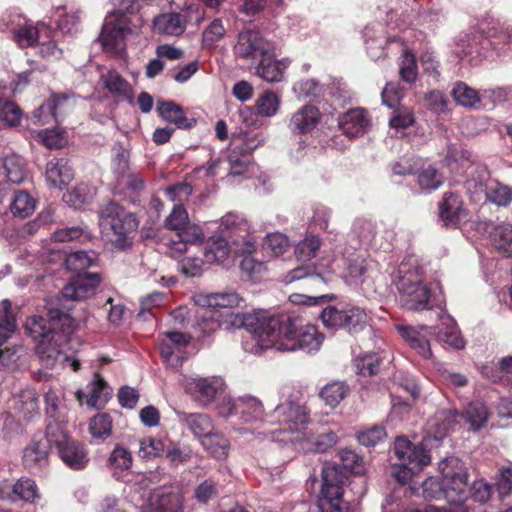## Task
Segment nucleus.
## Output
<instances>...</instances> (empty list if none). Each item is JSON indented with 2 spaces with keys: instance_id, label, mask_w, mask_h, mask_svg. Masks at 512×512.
<instances>
[{
  "instance_id": "1",
  "label": "nucleus",
  "mask_w": 512,
  "mask_h": 512,
  "mask_svg": "<svg viewBox=\"0 0 512 512\" xmlns=\"http://www.w3.org/2000/svg\"><path fill=\"white\" fill-rule=\"evenodd\" d=\"M201 329L211 333L217 329L226 331L245 328L250 333L253 343L245 342L244 349L258 354L269 348L280 352H295L298 350L313 353L320 349L324 336L316 326L306 323L297 315H268L264 311L253 313H234L230 310H206Z\"/></svg>"
},
{
  "instance_id": "2",
  "label": "nucleus",
  "mask_w": 512,
  "mask_h": 512,
  "mask_svg": "<svg viewBox=\"0 0 512 512\" xmlns=\"http://www.w3.org/2000/svg\"><path fill=\"white\" fill-rule=\"evenodd\" d=\"M75 326L68 313L54 307L48 308L46 316L33 315L26 321V331L36 342V353L44 367L52 369L66 359L62 345Z\"/></svg>"
},
{
  "instance_id": "3",
  "label": "nucleus",
  "mask_w": 512,
  "mask_h": 512,
  "mask_svg": "<svg viewBox=\"0 0 512 512\" xmlns=\"http://www.w3.org/2000/svg\"><path fill=\"white\" fill-rule=\"evenodd\" d=\"M322 485L319 497L320 512H348L349 502L343 499L345 494L344 485L358 497L365 493V479L361 476H354L348 479L342 469L332 463H325L322 467Z\"/></svg>"
},
{
  "instance_id": "4",
  "label": "nucleus",
  "mask_w": 512,
  "mask_h": 512,
  "mask_svg": "<svg viewBox=\"0 0 512 512\" xmlns=\"http://www.w3.org/2000/svg\"><path fill=\"white\" fill-rule=\"evenodd\" d=\"M138 226L135 215L114 201H109L99 210L101 236L114 248L124 250L130 247Z\"/></svg>"
},
{
  "instance_id": "5",
  "label": "nucleus",
  "mask_w": 512,
  "mask_h": 512,
  "mask_svg": "<svg viewBox=\"0 0 512 512\" xmlns=\"http://www.w3.org/2000/svg\"><path fill=\"white\" fill-rule=\"evenodd\" d=\"M272 417L279 424V429L270 433L273 437L278 432L284 434L285 437L280 440L290 442L294 445L296 441L302 437L307 430L310 416L304 403L296 397H289L276 406L272 413Z\"/></svg>"
},
{
  "instance_id": "6",
  "label": "nucleus",
  "mask_w": 512,
  "mask_h": 512,
  "mask_svg": "<svg viewBox=\"0 0 512 512\" xmlns=\"http://www.w3.org/2000/svg\"><path fill=\"white\" fill-rule=\"evenodd\" d=\"M398 274L395 284L402 306L408 310L428 308L431 292L423 282L421 268L417 265L401 263Z\"/></svg>"
},
{
  "instance_id": "7",
  "label": "nucleus",
  "mask_w": 512,
  "mask_h": 512,
  "mask_svg": "<svg viewBox=\"0 0 512 512\" xmlns=\"http://www.w3.org/2000/svg\"><path fill=\"white\" fill-rule=\"evenodd\" d=\"M144 24L137 13H112L105 18L99 37L106 51L120 52L125 47L127 36L138 34Z\"/></svg>"
},
{
  "instance_id": "8",
  "label": "nucleus",
  "mask_w": 512,
  "mask_h": 512,
  "mask_svg": "<svg viewBox=\"0 0 512 512\" xmlns=\"http://www.w3.org/2000/svg\"><path fill=\"white\" fill-rule=\"evenodd\" d=\"M179 420L198 439L212 455L222 458L227 455L228 441L222 434L215 432L210 416L203 413L178 414Z\"/></svg>"
},
{
  "instance_id": "9",
  "label": "nucleus",
  "mask_w": 512,
  "mask_h": 512,
  "mask_svg": "<svg viewBox=\"0 0 512 512\" xmlns=\"http://www.w3.org/2000/svg\"><path fill=\"white\" fill-rule=\"evenodd\" d=\"M444 480V498L451 504L461 506L468 498V474L463 463L455 457L445 459L439 464Z\"/></svg>"
},
{
  "instance_id": "10",
  "label": "nucleus",
  "mask_w": 512,
  "mask_h": 512,
  "mask_svg": "<svg viewBox=\"0 0 512 512\" xmlns=\"http://www.w3.org/2000/svg\"><path fill=\"white\" fill-rule=\"evenodd\" d=\"M4 27L1 30L10 29L13 33V40L22 48L32 47L39 44L42 38H50L52 30L43 22L36 25L28 22L25 17L17 12H11L3 17Z\"/></svg>"
},
{
  "instance_id": "11",
  "label": "nucleus",
  "mask_w": 512,
  "mask_h": 512,
  "mask_svg": "<svg viewBox=\"0 0 512 512\" xmlns=\"http://www.w3.org/2000/svg\"><path fill=\"white\" fill-rule=\"evenodd\" d=\"M445 162L449 169L456 174L470 170L466 181V188L469 192L478 187L481 189L482 182L488 178L487 170L480 165H475L471 153L461 145L452 144L448 147Z\"/></svg>"
},
{
  "instance_id": "12",
  "label": "nucleus",
  "mask_w": 512,
  "mask_h": 512,
  "mask_svg": "<svg viewBox=\"0 0 512 512\" xmlns=\"http://www.w3.org/2000/svg\"><path fill=\"white\" fill-rule=\"evenodd\" d=\"M55 423L49 421L46 426V435L38 440H32L23 451V465L31 472H37L48 466L49 449L53 444L63 440L60 433L54 434Z\"/></svg>"
},
{
  "instance_id": "13",
  "label": "nucleus",
  "mask_w": 512,
  "mask_h": 512,
  "mask_svg": "<svg viewBox=\"0 0 512 512\" xmlns=\"http://www.w3.org/2000/svg\"><path fill=\"white\" fill-rule=\"evenodd\" d=\"M321 319L327 328H345L349 333H357L366 326L367 314L364 309L356 306H348L342 310L328 306L322 311Z\"/></svg>"
},
{
  "instance_id": "14",
  "label": "nucleus",
  "mask_w": 512,
  "mask_h": 512,
  "mask_svg": "<svg viewBox=\"0 0 512 512\" xmlns=\"http://www.w3.org/2000/svg\"><path fill=\"white\" fill-rule=\"evenodd\" d=\"M233 50L237 58L255 64L263 56L268 55L271 50H274V45L265 39L259 31L245 30L239 33Z\"/></svg>"
},
{
  "instance_id": "15",
  "label": "nucleus",
  "mask_w": 512,
  "mask_h": 512,
  "mask_svg": "<svg viewBox=\"0 0 512 512\" xmlns=\"http://www.w3.org/2000/svg\"><path fill=\"white\" fill-rule=\"evenodd\" d=\"M185 392L202 406H207L217 395L221 394L224 389V381L220 377H186L183 380Z\"/></svg>"
},
{
  "instance_id": "16",
  "label": "nucleus",
  "mask_w": 512,
  "mask_h": 512,
  "mask_svg": "<svg viewBox=\"0 0 512 512\" xmlns=\"http://www.w3.org/2000/svg\"><path fill=\"white\" fill-rule=\"evenodd\" d=\"M222 231H227L231 236L235 237L233 242L241 245L237 249L238 252L250 254L256 248V241L250 235L251 227L247 220L240 214L229 212L221 219Z\"/></svg>"
},
{
  "instance_id": "17",
  "label": "nucleus",
  "mask_w": 512,
  "mask_h": 512,
  "mask_svg": "<svg viewBox=\"0 0 512 512\" xmlns=\"http://www.w3.org/2000/svg\"><path fill=\"white\" fill-rule=\"evenodd\" d=\"M52 423H55L54 434L60 433L63 435V440H60L59 444H53L57 448L62 461L71 469H83L89 461L85 448L79 443L70 440L62 425L54 420Z\"/></svg>"
},
{
  "instance_id": "18",
  "label": "nucleus",
  "mask_w": 512,
  "mask_h": 512,
  "mask_svg": "<svg viewBox=\"0 0 512 512\" xmlns=\"http://www.w3.org/2000/svg\"><path fill=\"white\" fill-rule=\"evenodd\" d=\"M101 282L98 273H83L74 277L62 290V297L66 300L80 301L95 293Z\"/></svg>"
},
{
  "instance_id": "19",
  "label": "nucleus",
  "mask_w": 512,
  "mask_h": 512,
  "mask_svg": "<svg viewBox=\"0 0 512 512\" xmlns=\"http://www.w3.org/2000/svg\"><path fill=\"white\" fill-rule=\"evenodd\" d=\"M0 497L10 501L23 500L34 503L40 498V494L35 481L23 477L14 484L9 482L0 484Z\"/></svg>"
},
{
  "instance_id": "20",
  "label": "nucleus",
  "mask_w": 512,
  "mask_h": 512,
  "mask_svg": "<svg viewBox=\"0 0 512 512\" xmlns=\"http://www.w3.org/2000/svg\"><path fill=\"white\" fill-rule=\"evenodd\" d=\"M76 102L73 93H54L51 98L34 111V117L38 122L44 123L45 116L50 115L58 121V117L71 110Z\"/></svg>"
},
{
  "instance_id": "21",
  "label": "nucleus",
  "mask_w": 512,
  "mask_h": 512,
  "mask_svg": "<svg viewBox=\"0 0 512 512\" xmlns=\"http://www.w3.org/2000/svg\"><path fill=\"white\" fill-rule=\"evenodd\" d=\"M74 177V171L67 158H53L46 164L45 179L49 187L64 189Z\"/></svg>"
},
{
  "instance_id": "22",
  "label": "nucleus",
  "mask_w": 512,
  "mask_h": 512,
  "mask_svg": "<svg viewBox=\"0 0 512 512\" xmlns=\"http://www.w3.org/2000/svg\"><path fill=\"white\" fill-rule=\"evenodd\" d=\"M439 216L446 226L456 227L466 218L467 210L461 197L452 192H446L439 204Z\"/></svg>"
},
{
  "instance_id": "23",
  "label": "nucleus",
  "mask_w": 512,
  "mask_h": 512,
  "mask_svg": "<svg viewBox=\"0 0 512 512\" xmlns=\"http://www.w3.org/2000/svg\"><path fill=\"white\" fill-rule=\"evenodd\" d=\"M230 408L223 410L222 413L226 416L240 414V417L245 422H255L262 419L263 405L260 400L253 396H242L237 400H229Z\"/></svg>"
},
{
  "instance_id": "24",
  "label": "nucleus",
  "mask_w": 512,
  "mask_h": 512,
  "mask_svg": "<svg viewBox=\"0 0 512 512\" xmlns=\"http://www.w3.org/2000/svg\"><path fill=\"white\" fill-rule=\"evenodd\" d=\"M338 441V436L333 431H324L314 435L307 430L302 434L299 441L294 443L297 450L304 453L316 452L323 453L332 448Z\"/></svg>"
},
{
  "instance_id": "25",
  "label": "nucleus",
  "mask_w": 512,
  "mask_h": 512,
  "mask_svg": "<svg viewBox=\"0 0 512 512\" xmlns=\"http://www.w3.org/2000/svg\"><path fill=\"white\" fill-rule=\"evenodd\" d=\"M397 330L408 345L421 357L428 359L432 356L428 335L432 334L429 327L421 326L416 329L411 326L399 325Z\"/></svg>"
},
{
  "instance_id": "26",
  "label": "nucleus",
  "mask_w": 512,
  "mask_h": 512,
  "mask_svg": "<svg viewBox=\"0 0 512 512\" xmlns=\"http://www.w3.org/2000/svg\"><path fill=\"white\" fill-rule=\"evenodd\" d=\"M370 126L367 112L363 108H355L344 113L339 119L342 132L350 137L362 136Z\"/></svg>"
},
{
  "instance_id": "27",
  "label": "nucleus",
  "mask_w": 512,
  "mask_h": 512,
  "mask_svg": "<svg viewBox=\"0 0 512 512\" xmlns=\"http://www.w3.org/2000/svg\"><path fill=\"white\" fill-rule=\"evenodd\" d=\"M144 512H182L179 494L161 488L152 493Z\"/></svg>"
},
{
  "instance_id": "28",
  "label": "nucleus",
  "mask_w": 512,
  "mask_h": 512,
  "mask_svg": "<svg viewBox=\"0 0 512 512\" xmlns=\"http://www.w3.org/2000/svg\"><path fill=\"white\" fill-rule=\"evenodd\" d=\"M256 67V73L267 82H279L283 78L284 70L288 67L287 59L277 60L274 50L263 56Z\"/></svg>"
},
{
  "instance_id": "29",
  "label": "nucleus",
  "mask_w": 512,
  "mask_h": 512,
  "mask_svg": "<svg viewBox=\"0 0 512 512\" xmlns=\"http://www.w3.org/2000/svg\"><path fill=\"white\" fill-rule=\"evenodd\" d=\"M186 28V20L178 13L160 14L153 20V31L159 35L179 36Z\"/></svg>"
},
{
  "instance_id": "30",
  "label": "nucleus",
  "mask_w": 512,
  "mask_h": 512,
  "mask_svg": "<svg viewBox=\"0 0 512 512\" xmlns=\"http://www.w3.org/2000/svg\"><path fill=\"white\" fill-rule=\"evenodd\" d=\"M319 118L320 112L315 106L305 105L292 116L290 128L295 133H308L317 125Z\"/></svg>"
},
{
  "instance_id": "31",
  "label": "nucleus",
  "mask_w": 512,
  "mask_h": 512,
  "mask_svg": "<svg viewBox=\"0 0 512 512\" xmlns=\"http://www.w3.org/2000/svg\"><path fill=\"white\" fill-rule=\"evenodd\" d=\"M14 410L24 419L29 420L39 414V399L35 390L25 389L13 399Z\"/></svg>"
},
{
  "instance_id": "32",
  "label": "nucleus",
  "mask_w": 512,
  "mask_h": 512,
  "mask_svg": "<svg viewBox=\"0 0 512 512\" xmlns=\"http://www.w3.org/2000/svg\"><path fill=\"white\" fill-rule=\"evenodd\" d=\"M157 110L166 122L172 123L180 129L191 128L196 123L194 119L187 118L182 107L175 102H160L158 103Z\"/></svg>"
},
{
  "instance_id": "33",
  "label": "nucleus",
  "mask_w": 512,
  "mask_h": 512,
  "mask_svg": "<svg viewBox=\"0 0 512 512\" xmlns=\"http://www.w3.org/2000/svg\"><path fill=\"white\" fill-rule=\"evenodd\" d=\"M101 81L105 89L112 95L131 101L133 98L132 87L116 70H109L101 75Z\"/></svg>"
},
{
  "instance_id": "34",
  "label": "nucleus",
  "mask_w": 512,
  "mask_h": 512,
  "mask_svg": "<svg viewBox=\"0 0 512 512\" xmlns=\"http://www.w3.org/2000/svg\"><path fill=\"white\" fill-rule=\"evenodd\" d=\"M474 193L484 191L486 199L498 206H507L512 201V190L497 181L482 182V188L472 189Z\"/></svg>"
},
{
  "instance_id": "35",
  "label": "nucleus",
  "mask_w": 512,
  "mask_h": 512,
  "mask_svg": "<svg viewBox=\"0 0 512 512\" xmlns=\"http://www.w3.org/2000/svg\"><path fill=\"white\" fill-rule=\"evenodd\" d=\"M349 391V386L345 382L333 381L320 390L319 396L327 406L335 408L347 397Z\"/></svg>"
},
{
  "instance_id": "36",
  "label": "nucleus",
  "mask_w": 512,
  "mask_h": 512,
  "mask_svg": "<svg viewBox=\"0 0 512 512\" xmlns=\"http://www.w3.org/2000/svg\"><path fill=\"white\" fill-rule=\"evenodd\" d=\"M228 241L223 237H213L207 241L204 259L207 263H222L230 254Z\"/></svg>"
},
{
  "instance_id": "37",
  "label": "nucleus",
  "mask_w": 512,
  "mask_h": 512,
  "mask_svg": "<svg viewBox=\"0 0 512 512\" xmlns=\"http://www.w3.org/2000/svg\"><path fill=\"white\" fill-rule=\"evenodd\" d=\"M3 167L10 182L20 184L26 180V163L21 156L14 153L5 156Z\"/></svg>"
},
{
  "instance_id": "38",
  "label": "nucleus",
  "mask_w": 512,
  "mask_h": 512,
  "mask_svg": "<svg viewBox=\"0 0 512 512\" xmlns=\"http://www.w3.org/2000/svg\"><path fill=\"white\" fill-rule=\"evenodd\" d=\"M441 325L437 333V338L440 342L446 343L455 349H461L464 347V340L460 336L459 330L452 318L445 316L441 318Z\"/></svg>"
},
{
  "instance_id": "39",
  "label": "nucleus",
  "mask_w": 512,
  "mask_h": 512,
  "mask_svg": "<svg viewBox=\"0 0 512 512\" xmlns=\"http://www.w3.org/2000/svg\"><path fill=\"white\" fill-rule=\"evenodd\" d=\"M494 247L508 255H512V225L502 223L493 227L490 232Z\"/></svg>"
},
{
  "instance_id": "40",
  "label": "nucleus",
  "mask_w": 512,
  "mask_h": 512,
  "mask_svg": "<svg viewBox=\"0 0 512 512\" xmlns=\"http://www.w3.org/2000/svg\"><path fill=\"white\" fill-rule=\"evenodd\" d=\"M455 102L466 108H474L481 102L480 94L464 82H457L451 92Z\"/></svg>"
},
{
  "instance_id": "41",
  "label": "nucleus",
  "mask_w": 512,
  "mask_h": 512,
  "mask_svg": "<svg viewBox=\"0 0 512 512\" xmlns=\"http://www.w3.org/2000/svg\"><path fill=\"white\" fill-rule=\"evenodd\" d=\"M108 385L99 373L94 374L92 382L88 385L89 395L87 405L93 407L103 406L108 399Z\"/></svg>"
},
{
  "instance_id": "42",
  "label": "nucleus",
  "mask_w": 512,
  "mask_h": 512,
  "mask_svg": "<svg viewBox=\"0 0 512 512\" xmlns=\"http://www.w3.org/2000/svg\"><path fill=\"white\" fill-rule=\"evenodd\" d=\"M12 305L8 299L0 302V345H2L16 329V319L11 311Z\"/></svg>"
},
{
  "instance_id": "43",
  "label": "nucleus",
  "mask_w": 512,
  "mask_h": 512,
  "mask_svg": "<svg viewBox=\"0 0 512 512\" xmlns=\"http://www.w3.org/2000/svg\"><path fill=\"white\" fill-rule=\"evenodd\" d=\"M472 430L476 431L483 427L488 419L486 407L481 402H471L462 414Z\"/></svg>"
},
{
  "instance_id": "44",
  "label": "nucleus",
  "mask_w": 512,
  "mask_h": 512,
  "mask_svg": "<svg viewBox=\"0 0 512 512\" xmlns=\"http://www.w3.org/2000/svg\"><path fill=\"white\" fill-rule=\"evenodd\" d=\"M35 209L34 199L25 191H17L11 203V212L21 218L28 217Z\"/></svg>"
},
{
  "instance_id": "45",
  "label": "nucleus",
  "mask_w": 512,
  "mask_h": 512,
  "mask_svg": "<svg viewBox=\"0 0 512 512\" xmlns=\"http://www.w3.org/2000/svg\"><path fill=\"white\" fill-rule=\"evenodd\" d=\"M95 261L94 253L90 255L86 251H76L66 256L64 263L68 270L82 274Z\"/></svg>"
},
{
  "instance_id": "46",
  "label": "nucleus",
  "mask_w": 512,
  "mask_h": 512,
  "mask_svg": "<svg viewBox=\"0 0 512 512\" xmlns=\"http://www.w3.org/2000/svg\"><path fill=\"white\" fill-rule=\"evenodd\" d=\"M21 117V110L15 103L0 101V127H15L20 123Z\"/></svg>"
},
{
  "instance_id": "47",
  "label": "nucleus",
  "mask_w": 512,
  "mask_h": 512,
  "mask_svg": "<svg viewBox=\"0 0 512 512\" xmlns=\"http://www.w3.org/2000/svg\"><path fill=\"white\" fill-rule=\"evenodd\" d=\"M108 462L110 468L114 472L124 471L131 468L133 463V457L131 452L127 448L121 445H117L112 450Z\"/></svg>"
},
{
  "instance_id": "48",
  "label": "nucleus",
  "mask_w": 512,
  "mask_h": 512,
  "mask_svg": "<svg viewBox=\"0 0 512 512\" xmlns=\"http://www.w3.org/2000/svg\"><path fill=\"white\" fill-rule=\"evenodd\" d=\"M457 424V413L453 410H442L435 415L434 425L439 437H443L454 430Z\"/></svg>"
},
{
  "instance_id": "49",
  "label": "nucleus",
  "mask_w": 512,
  "mask_h": 512,
  "mask_svg": "<svg viewBox=\"0 0 512 512\" xmlns=\"http://www.w3.org/2000/svg\"><path fill=\"white\" fill-rule=\"evenodd\" d=\"M89 431L94 438L105 439L112 431V420L108 414H97L90 420Z\"/></svg>"
},
{
  "instance_id": "50",
  "label": "nucleus",
  "mask_w": 512,
  "mask_h": 512,
  "mask_svg": "<svg viewBox=\"0 0 512 512\" xmlns=\"http://www.w3.org/2000/svg\"><path fill=\"white\" fill-rule=\"evenodd\" d=\"M226 34V29L221 19H214L203 31L202 45L204 48L211 49L215 43L221 40Z\"/></svg>"
},
{
  "instance_id": "51",
  "label": "nucleus",
  "mask_w": 512,
  "mask_h": 512,
  "mask_svg": "<svg viewBox=\"0 0 512 512\" xmlns=\"http://www.w3.org/2000/svg\"><path fill=\"white\" fill-rule=\"evenodd\" d=\"M237 141L233 142V148L228 156L229 175H242L249 164L248 154L240 153Z\"/></svg>"
},
{
  "instance_id": "52",
  "label": "nucleus",
  "mask_w": 512,
  "mask_h": 512,
  "mask_svg": "<svg viewBox=\"0 0 512 512\" xmlns=\"http://www.w3.org/2000/svg\"><path fill=\"white\" fill-rule=\"evenodd\" d=\"M320 248V239L317 236H307L295 247V255L298 260L305 261L316 256Z\"/></svg>"
},
{
  "instance_id": "53",
  "label": "nucleus",
  "mask_w": 512,
  "mask_h": 512,
  "mask_svg": "<svg viewBox=\"0 0 512 512\" xmlns=\"http://www.w3.org/2000/svg\"><path fill=\"white\" fill-rule=\"evenodd\" d=\"M429 462L430 456L428 451L421 445L414 446L407 457L400 460L401 465L408 466L416 471L429 464Z\"/></svg>"
},
{
  "instance_id": "54",
  "label": "nucleus",
  "mask_w": 512,
  "mask_h": 512,
  "mask_svg": "<svg viewBox=\"0 0 512 512\" xmlns=\"http://www.w3.org/2000/svg\"><path fill=\"white\" fill-rule=\"evenodd\" d=\"M289 247L288 238L281 233H270L266 236L263 248L271 256L282 255Z\"/></svg>"
},
{
  "instance_id": "55",
  "label": "nucleus",
  "mask_w": 512,
  "mask_h": 512,
  "mask_svg": "<svg viewBox=\"0 0 512 512\" xmlns=\"http://www.w3.org/2000/svg\"><path fill=\"white\" fill-rule=\"evenodd\" d=\"M159 345L160 354L164 362L172 368H179L185 359V351L177 349L174 345H169L168 342L163 339Z\"/></svg>"
},
{
  "instance_id": "56",
  "label": "nucleus",
  "mask_w": 512,
  "mask_h": 512,
  "mask_svg": "<svg viewBox=\"0 0 512 512\" xmlns=\"http://www.w3.org/2000/svg\"><path fill=\"white\" fill-rule=\"evenodd\" d=\"M240 301L241 298L235 292L213 293L206 297L207 305L214 308H232L238 306Z\"/></svg>"
},
{
  "instance_id": "57",
  "label": "nucleus",
  "mask_w": 512,
  "mask_h": 512,
  "mask_svg": "<svg viewBox=\"0 0 512 512\" xmlns=\"http://www.w3.org/2000/svg\"><path fill=\"white\" fill-rule=\"evenodd\" d=\"M279 107L278 96L270 91L261 95L256 102L257 113L261 116L271 117L276 114Z\"/></svg>"
},
{
  "instance_id": "58",
  "label": "nucleus",
  "mask_w": 512,
  "mask_h": 512,
  "mask_svg": "<svg viewBox=\"0 0 512 512\" xmlns=\"http://www.w3.org/2000/svg\"><path fill=\"white\" fill-rule=\"evenodd\" d=\"M386 437V431L383 426L375 425L364 428L358 433V441L367 447H373Z\"/></svg>"
},
{
  "instance_id": "59",
  "label": "nucleus",
  "mask_w": 512,
  "mask_h": 512,
  "mask_svg": "<svg viewBox=\"0 0 512 512\" xmlns=\"http://www.w3.org/2000/svg\"><path fill=\"white\" fill-rule=\"evenodd\" d=\"M400 77L407 83H413L417 78V65L413 54L405 51L402 55L399 68Z\"/></svg>"
},
{
  "instance_id": "60",
  "label": "nucleus",
  "mask_w": 512,
  "mask_h": 512,
  "mask_svg": "<svg viewBox=\"0 0 512 512\" xmlns=\"http://www.w3.org/2000/svg\"><path fill=\"white\" fill-rule=\"evenodd\" d=\"M418 182L422 189L433 190L441 186L443 177L435 168L428 166L420 172Z\"/></svg>"
},
{
  "instance_id": "61",
  "label": "nucleus",
  "mask_w": 512,
  "mask_h": 512,
  "mask_svg": "<svg viewBox=\"0 0 512 512\" xmlns=\"http://www.w3.org/2000/svg\"><path fill=\"white\" fill-rule=\"evenodd\" d=\"M189 222V216L182 204H175L171 213L165 219V227L178 231Z\"/></svg>"
},
{
  "instance_id": "62",
  "label": "nucleus",
  "mask_w": 512,
  "mask_h": 512,
  "mask_svg": "<svg viewBox=\"0 0 512 512\" xmlns=\"http://www.w3.org/2000/svg\"><path fill=\"white\" fill-rule=\"evenodd\" d=\"M163 449L164 445L161 440L147 437L140 441L138 454L142 459H152L158 457Z\"/></svg>"
},
{
  "instance_id": "63",
  "label": "nucleus",
  "mask_w": 512,
  "mask_h": 512,
  "mask_svg": "<svg viewBox=\"0 0 512 512\" xmlns=\"http://www.w3.org/2000/svg\"><path fill=\"white\" fill-rule=\"evenodd\" d=\"M177 237L189 244H197L203 241L204 233L197 224L188 222L177 231Z\"/></svg>"
},
{
  "instance_id": "64",
  "label": "nucleus",
  "mask_w": 512,
  "mask_h": 512,
  "mask_svg": "<svg viewBox=\"0 0 512 512\" xmlns=\"http://www.w3.org/2000/svg\"><path fill=\"white\" fill-rule=\"evenodd\" d=\"M497 490L501 499H509L507 504L512 503V467L503 468L497 481Z\"/></svg>"
}]
</instances>
